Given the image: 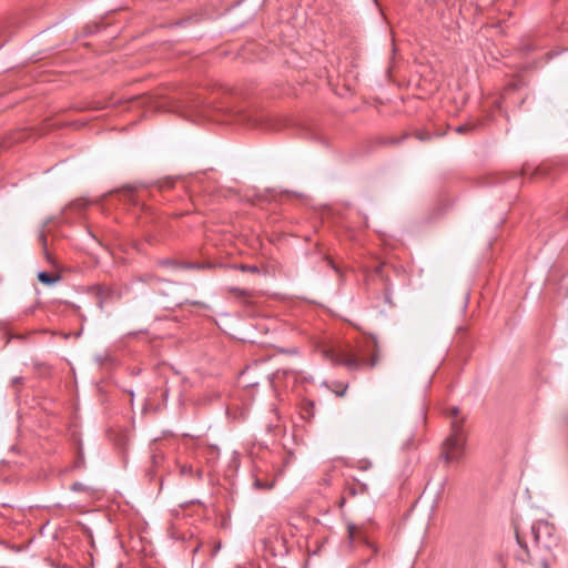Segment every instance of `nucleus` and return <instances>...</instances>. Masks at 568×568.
<instances>
[{"label": "nucleus", "mask_w": 568, "mask_h": 568, "mask_svg": "<svg viewBox=\"0 0 568 568\" xmlns=\"http://www.w3.org/2000/svg\"><path fill=\"white\" fill-rule=\"evenodd\" d=\"M183 303H184L183 301H175L176 305H182Z\"/></svg>", "instance_id": "obj_18"}, {"label": "nucleus", "mask_w": 568, "mask_h": 568, "mask_svg": "<svg viewBox=\"0 0 568 568\" xmlns=\"http://www.w3.org/2000/svg\"><path fill=\"white\" fill-rule=\"evenodd\" d=\"M346 388H347V386H345L343 390H338L337 395L343 396L346 392Z\"/></svg>", "instance_id": "obj_14"}, {"label": "nucleus", "mask_w": 568, "mask_h": 568, "mask_svg": "<svg viewBox=\"0 0 568 568\" xmlns=\"http://www.w3.org/2000/svg\"><path fill=\"white\" fill-rule=\"evenodd\" d=\"M554 527L547 521H537L531 526L534 541L538 546L550 548L554 541Z\"/></svg>", "instance_id": "obj_3"}, {"label": "nucleus", "mask_w": 568, "mask_h": 568, "mask_svg": "<svg viewBox=\"0 0 568 568\" xmlns=\"http://www.w3.org/2000/svg\"><path fill=\"white\" fill-rule=\"evenodd\" d=\"M542 568H549L546 562L542 564Z\"/></svg>", "instance_id": "obj_20"}, {"label": "nucleus", "mask_w": 568, "mask_h": 568, "mask_svg": "<svg viewBox=\"0 0 568 568\" xmlns=\"http://www.w3.org/2000/svg\"><path fill=\"white\" fill-rule=\"evenodd\" d=\"M315 404L313 400H304L302 406V414L304 418H312L314 416Z\"/></svg>", "instance_id": "obj_5"}, {"label": "nucleus", "mask_w": 568, "mask_h": 568, "mask_svg": "<svg viewBox=\"0 0 568 568\" xmlns=\"http://www.w3.org/2000/svg\"><path fill=\"white\" fill-rule=\"evenodd\" d=\"M40 240H41L43 246H45L47 245V237H45L44 233L40 234Z\"/></svg>", "instance_id": "obj_12"}, {"label": "nucleus", "mask_w": 568, "mask_h": 568, "mask_svg": "<svg viewBox=\"0 0 568 568\" xmlns=\"http://www.w3.org/2000/svg\"><path fill=\"white\" fill-rule=\"evenodd\" d=\"M234 268H239L242 272H250V273H257L258 272V267L256 265L241 264V265H235Z\"/></svg>", "instance_id": "obj_8"}, {"label": "nucleus", "mask_w": 568, "mask_h": 568, "mask_svg": "<svg viewBox=\"0 0 568 568\" xmlns=\"http://www.w3.org/2000/svg\"><path fill=\"white\" fill-rule=\"evenodd\" d=\"M163 265H172V266H178V267H182V268H202L203 266L200 265V264H194V263H186V264H176L172 261H163L162 262Z\"/></svg>", "instance_id": "obj_7"}, {"label": "nucleus", "mask_w": 568, "mask_h": 568, "mask_svg": "<svg viewBox=\"0 0 568 568\" xmlns=\"http://www.w3.org/2000/svg\"><path fill=\"white\" fill-rule=\"evenodd\" d=\"M254 485H255L257 488L272 489V488H273V486H274V481L266 484V483L261 481L260 479H256V480H255V483H254Z\"/></svg>", "instance_id": "obj_9"}, {"label": "nucleus", "mask_w": 568, "mask_h": 568, "mask_svg": "<svg viewBox=\"0 0 568 568\" xmlns=\"http://www.w3.org/2000/svg\"><path fill=\"white\" fill-rule=\"evenodd\" d=\"M181 471H182L183 474H185V473L187 471V468L184 466V467H182Z\"/></svg>", "instance_id": "obj_17"}, {"label": "nucleus", "mask_w": 568, "mask_h": 568, "mask_svg": "<svg viewBox=\"0 0 568 568\" xmlns=\"http://www.w3.org/2000/svg\"><path fill=\"white\" fill-rule=\"evenodd\" d=\"M417 138H418L419 140H425V139H427V138H426V136H424L423 134H418V135H417Z\"/></svg>", "instance_id": "obj_16"}, {"label": "nucleus", "mask_w": 568, "mask_h": 568, "mask_svg": "<svg viewBox=\"0 0 568 568\" xmlns=\"http://www.w3.org/2000/svg\"><path fill=\"white\" fill-rule=\"evenodd\" d=\"M71 489L73 491H79L81 489H83V485L81 483H74L72 486H71Z\"/></svg>", "instance_id": "obj_11"}, {"label": "nucleus", "mask_w": 568, "mask_h": 568, "mask_svg": "<svg viewBox=\"0 0 568 568\" xmlns=\"http://www.w3.org/2000/svg\"><path fill=\"white\" fill-rule=\"evenodd\" d=\"M38 280L43 284L52 285V284L57 283L60 280V277L57 275L47 273V272H40L38 274Z\"/></svg>", "instance_id": "obj_4"}, {"label": "nucleus", "mask_w": 568, "mask_h": 568, "mask_svg": "<svg viewBox=\"0 0 568 568\" xmlns=\"http://www.w3.org/2000/svg\"><path fill=\"white\" fill-rule=\"evenodd\" d=\"M346 493H347V494H349V495H352V496H354V495L356 494V491H355V488H354V487H348V488L346 489Z\"/></svg>", "instance_id": "obj_13"}, {"label": "nucleus", "mask_w": 568, "mask_h": 568, "mask_svg": "<svg viewBox=\"0 0 568 568\" xmlns=\"http://www.w3.org/2000/svg\"><path fill=\"white\" fill-rule=\"evenodd\" d=\"M227 291L233 294L234 296L239 297V298H242V300H246L248 297H252V293L247 290H244V288H239V287H229Z\"/></svg>", "instance_id": "obj_6"}, {"label": "nucleus", "mask_w": 568, "mask_h": 568, "mask_svg": "<svg viewBox=\"0 0 568 568\" xmlns=\"http://www.w3.org/2000/svg\"><path fill=\"white\" fill-rule=\"evenodd\" d=\"M452 420V432L450 435L443 443V452L442 455L446 462H457L463 455L464 445H465V434L463 429L464 419L459 417V408L452 407L450 408Z\"/></svg>", "instance_id": "obj_1"}, {"label": "nucleus", "mask_w": 568, "mask_h": 568, "mask_svg": "<svg viewBox=\"0 0 568 568\" xmlns=\"http://www.w3.org/2000/svg\"><path fill=\"white\" fill-rule=\"evenodd\" d=\"M474 128L475 126L471 124H462V125H458L455 130L458 133H465V132L474 130Z\"/></svg>", "instance_id": "obj_10"}, {"label": "nucleus", "mask_w": 568, "mask_h": 568, "mask_svg": "<svg viewBox=\"0 0 568 568\" xmlns=\"http://www.w3.org/2000/svg\"><path fill=\"white\" fill-rule=\"evenodd\" d=\"M191 304H193V305H202V303H200V302H192Z\"/></svg>", "instance_id": "obj_19"}, {"label": "nucleus", "mask_w": 568, "mask_h": 568, "mask_svg": "<svg viewBox=\"0 0 568 568\" xmlns=\"http://www.w3.org/2000/svg\"><path fill=\"white\" fill-rule=\"evenodd\" d=\"M373 353L371 358H365L354 353H334L332 351L326 352V357L331 359L333 364L343 365L348 371L354 372L362 368H374L379 362V349L377 339L372 341Z\"/></svg>", "instance_id": "obj_2"}, {"label": "nucleus", "mask_w": 568, "mask_h": 568, "mask_svg": "<svg viewBox=\"0 0 568 568\" xmlns=\"http://www.w3.org/2000/svg\"><path fill=\"white\" fill-rule=\"evenodd\" d=\"M516 539H517V541H518V544H519L520 546L525 547V546L521 544V540H520V537H519L518 532H516Z\"/></svg>", "instance_id": "obj_15"}]
</instances>
